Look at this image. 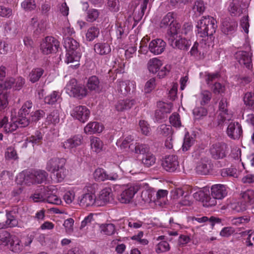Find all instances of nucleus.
<instances>
[{"mask_svg":"<svg viewBox=\"0 0 254 254\" xmlns=\"http://www.w3.org/2000/svg\"><path fill=\"white\" fill-rule=\"evenodd\" d=\"M227 101L225 98H222L219 103L217 115L212 123L209 124L210 127L223 129L224 125L234 119V115L231 111L227 109Z\"/></svg>","mask_w":254,"mask_h":254,"instance_id":"f257e3e1","label":"nucleus"},{"mask_svg":"<svg viewBox=\"0 0 254 254\" xmlns=\"http://www.w3.org/2000/svg\"><path fill=\"white\" fill-rule=\"evenodd\" d=\"M64 46L66 51L65 62L67 64L74 62L75 64L71 65L70 67L72 68L78 67L81 57L79 43L73 38L67 37L64 39Z\"/></svg>","mask_w":254,"mask_h":254,"instance_id":"f03ea898","label":"nucleus"},{"mask_svg":"<svg viewBox=\"0 0 254 254\" xmlns=\"http://www.w3.org/2000/svg\"><path fill=\"white\" fill-rule=\"evenodd\" d=\"M180 31V24H173L167 32L168 41L173 48L187 50L190 46V42L182 37Z\"/></svg>","mask_w":254,"mask_h":254,"instance_id":"7ed1b4c3","label":"nucleus"},{"mask_svg":"<svg viewBox=\"0 0 254 254\" xmlns=\"http://www.w3.org/2000/svg\"><path fill=\"white\" fill-rule=\"evenodd\" d=\"M66 160L64 158H53L49 160L46 169L53 174L54 180L58 183L62 182L66 175L64 167Z\"/></svg>","mask_w":254,"mask_h":254,"instance_id":"20e7f679","label":"nucleus"},{"mask_svg":"<svg viewBox=\"0 0 254 254\" xmlns=\"http://www.w3.org/2000/svg\"><path fill=\"white\" fill-rule=\"evenodd\" d=\"M196 28L198 36L211 39L217 28L216 21L212 17L203 16L198 21Z\"/></svg>","mask_w":254,"mask_h":254,"instance_id":"39448f33","label":"nucleus"},{"mask_svg":"<svg viewBox=\"0 0 254 254\" xmlns=\"http://www.w3.org/2000/svg\"><path fill=\"white\" fill-rule=\"evenodd\" d=\"M48 174L44 170H32L26 173L20 174L17 177V183H24L28 185L41 184L47 178Z\"/></svg>","mask_w":254,"mask_h":254,"instance_id":"423d86ee","label":"nucleus"},{"mask_svg":"<svg viewBox=\"0 0 254 254\" xmlns=\"http://www.w3.org/2000/svg\"><path fill=\"white\" fill-rule=\"evenodd\" d=\"M67 93L70 96L82 98L87 94V90L81 85L77 84L74 79L70 80L66 86Z\"/></svg>","mask_w":254,"mask_h":254,"instance_id":"0eeeda50","label":"nucleus"},{"mask_svg":"<svg viewBox=\"0 0 254 254\" xmlns=\"http://www.w3.org/2000/svg\"><path fill=\"white\" fill-rule=\"evenodd\" d=\"M59 42L54 37L47 36L41 44L40 50L43 54L48 55L57 51Z\"/></svg>","mask_w":254,"mask_h":254,"instance_id":"6e6552de","label":"nucleus"},{"mask_svg":"<svg viewBox=\"0 0 254 254\" xmlns=\"http://www.w3.org/2000/svg\"><path fill=\"white\" fill-rule=\"evenodd\" d=\"M139 189V187L138 185H130L127 186L119 195V201L122 203H129Z\"/></svg>","mask_w":254,"mask_h":254,"instance_id":"1a4fd4ad","label":"nucleus"},{"mask_svg":"<svg viewBox=\"0 0 254 254\" xmlns=\"http://www.w3.org/2000/svg\"><path fill=\"white\" fill-rule=\"evenodd\" d=\"M227 145L223 142L213 144L210 148L209 151L212 157L215 159H220L226 156Z\"/></svg>","mask_w":254,"mask_h":254,"instance_id":"9d476101","label":"nucleus"},{"mask_svg":"<svg viewBox=\"0 0 254 254\" xmlns=\"http://www.w3.org/2000/svg\"><path fill=\"white\" fill-rule=\"evenodd\" d=\"M246 51H239L236 53V59L240 64L245 65L248 68L252 67V53L249 51L251 50V47L248 45L246 48Z\"/></svg>","mask_w":254,"mask_h":254,"instance_id":"9b49d317","label":"nucleus"},{"mask_svg":"<svg viewBox=\"0 0 254 254\" xmlns=\"http://www.w3.org/2000/svg\"><path fill=\"white\" fill-rule=\"evenodd\" d=\"M162 165L166 171L170 172H175L179 167L177 156L174 155L166 156Z\"/></svg>","mask_w":254,"mask_h":254,"instance_id":"f8f14e48","label":"nucleus"},{"mask_svg":"<svg viewBox=\"0 0 254 254\" xmlns=\"http://www.w3.org/2000/svg\"><path fill=\"white\" fill-rule=\"evenodd\" d=\"M226 133L228 136L232 139H239L243 133L242 126L238 122H231L227 127Z\"/></svg>","mask_w":254,"mask_h":254,"instance_id":"ddd939ff","label":"nucleus"},{"mask_svg":"<svg viewBox=\"0 0 254 254\" xmlns=\"http://www.w3.org/2000/svg\"><path fill=\"white\" fill-rule=\"evenodd\" d=\"M243 2L240 0H232L230 1L227 9L232 17H239L246 11L243 8Z\"/></svg>","mask_w":254,"mask_h":254,"instance_id":"4468645a","label":"nucleus"},{"mask_svg":"<svg viewBox=\"0 0 254 254\" xmlns=\"http://www.w3.org/2000/svg\"><path fill=\"white\" fill-rule=\"evenodd\" d=\"M71 115L81 122L85 123L89 117L90 111L86 107L79 106L73 109Z\"/></svg>","mask_w":254,"mask_h":254,"instance_id":"2eb2a0df","label":"nucleus"},{"mask_svg":"<svg viewBox=\"0 0 254 254\" xmlns=\"http://www.w3.org/2000/svg\"><path fill=\"white\" fill-rule=\"evenodd\" d=\"M166 46V43L163 40L156 39L150 42L148 49L151 53L155 55H158L164 51Z\"/></svg>","mask_w":254,"mask_h":254,"instance_id":"dca6fc26","label":"nucleus"},{"mask_svg":"<svg viewBox=\"0 0 254 254\" xmlns=\"http://www.w3.org/2000/svg\"><path fill=\"white\" fill-rule=\"evenodd\" d=\"M78 203L82 207L96 206V197L93 193H85L79 196Z\"/></svg>","mask_w":254,"mask_h":254,"instance_id":"f3484780","label":"nucleus"},{"mask_svg":"<svg viewBox=\"0 0 254 254\" xmlns=\"http://www.w3.org/2000/svg\"><path fill=\"white\" fill-rule=\"evenodd\" d=\"M228 194L227 187L222 184H215L211 187V195L217 199H222Z\"/></svg>","mask_w":254,"mask_h":254,"instance_id":"a211bd4d","label":"nucleus"},{"mask_svg":"<svg viewBox=\"0 0 254 254\" xmlns=\"http://www.w3.org/2000/svg\"><path fill=\"white\" fill-rule=\"evenodd\" d=\"M112 189L107 187L103 189L96 197V206H102L109 202L112 198Z\"/></svg>","mask_w":254,"mask_h":254,"instance_id":"6ab92c4d","label":"nucleus"},{"mask_svg":"<svg viewBox=\"0 0 254 254\" xmlns=\"http://www.w3.org/2000/svg\"><path fill=\"white\" fill-rule=\"evenodd\" d=\"M104 129L102 124L97 122H90L84 128V132L87 134H93L101 132Z\"/></svg>","mask_w":254,"mask_h":254,"instance_id":"aec40b11","label":"nucleus"},{"mask_svg":"<svg viewBox=\"0 0 254 254\" xmlns=\"http://www.w3.org/2000/svg\"><path fill=\"white\" fill-rule=\"evenodd\" d=\"M81 135H75L62 143V146L66 149H70L80 145L82 142Z\"/></svg>","mask_w":254,"mask_h":254,"instance_id":"412c9836","label":"nucleus"},{"mask_svg":"<svg viewBox=\"0 0 254 254\" xmlns=\"http://www.w3.org/2000/svg\"><path fill=\"white\" fill-rule=\"evenodd\" d=\"M237 26L238 24L236 21L227 18L222 23V31L225 34H231L236 31Z\"/></svg>","mask_w":254,"mask_h":254,"instance_id":"4be33fe9","label":"nucleus"},{"mask_svg":"<svg viewBox=\"0 0 254 254\" xmlns=\"http://www.w3.org/2000/svg\"><path fill=\"white\" fill-rule=\"evenodd\" d=\"M95 52L99 55L103 56L109 54L111 51L110 44L107 42H98L94 45Z\"/></svg>","mask_w":254,"mask_h":254,"instance_id":"5701e85b","label":"nucleus"},{"mask_svg":"<svg viewBox=\"0 0 254 254\" xmlns=\"http://www.w3.org/2000/svg\"><path fill=\"white\" fill-rule=\"evenodd\" d=\"M209 169V160L206 157L201 158L200 160L198 162L196 167L197 173L201 175L207 174Z\"/></svg>","mask_w":254,"mask_h":254,"instance_id":"b1692460","label":"nucleus"},{"mask_svg":"<svg viewBox=\"0 0 254 254\" xmlns=\"http://www.w3.org/2000/svg\"><path fill=\"white\" fill-rule=\"evenodd\" d=\"M31 24L35 28L34 32L36 34H39L44 32L46 30L47 21L46 19H41L38 21L37 17H34L31 20Z\"/></svg>","mask_w":254,"mask_h":254,"instance_id":"393cba45","label":"nucleus"},{"mask_svg":"<svg viewBox=\"0 0 254 254\" xmlns=\"http://www.w3.org/2000/svg\"><path fill=\"white\" fill-rule=\"evenodd\" d=\"M52 190H54L53 186L43 187L42 189H41L39 192H35L32 196V198L35 202L44 201L46 200L47 197V192H48Z\"/></svg>","mask_w":254,"mask_h":254,"instance_id":"a878e982","label":"nucleus"},{"mask_svg":"<svg viewBox=\"0 0 254 254\" xmlns=\"http://www.w3.org/2000/svg\"><path fill=\"white\" fill-rule=\"evenodd\" d=\"M18 125L16 121L8 122L7 117H4L0 121V128L3 127L4 131L7 132L15 130Z\"/></svg>","mask_w":254,"mask_h":254,"instance_id":"bb28decb","label":"nucleus"},{"mask_svg":"<svg viewBox=\"0 0 254 254\" xmlns=\"http://www.w3.org/2000/svg\"><path fill=\"white\" fill-rule=\"evenodd\" d=\"M162 65L163 63L161 60L157 58H153L148 61L147 68L150 72L155 74L158 71Z\"/></svg>","mask_w":254,"mask_h":254,"instance_id":"cd10ccee","label":"nucleus"},{"mask_svg":"<svg viewBox=\"0 0 254 254\" xmlns=\"http://www.w3.org/2000/svg\"><path fill=\"white\" fill-rule=\"evenodd\" d=\"M196 103H199L201 106L208 104L212 98V93L208 90H203L201 91L200 94L197 96Z\"/></svg>","mask_w":254,"mask_h":254,"instance_id":"c85d7f7f","label":"nucleus"},{"mask_svg":"<svg viewBox=\"0 0 254 254\" xmlns=\"http://www.w3.org/2000/svg\"><path fill=\"white\" fill-rule=\"evenodd\" d=\"M134 100H120L116 105V109L118 111H123L130 109L134 104Z\"/></svg>","mask_w":254,"mask_h":254,"instance_id":"c756f323","label":"nucleus"},{"mask_svg":"<svg viewBox=\"0 0 254 254\" xmlns=\"http://www.w3.org/2000/svg\"><path fill=\"white\" fill-rule=\"evenodd\" d=\"M90 143L91 149L97 153L100 152L102 150L104 145L102 141L95 136L90 137Z\"/></svg>","mask_w":254,"mask_h":254,"instance_id":"7c9ffc66","label":"nucleus"},{"mask_svg":"<svg viewBox=\"0 0 254 254\" xmlns=\"http://www.w3.org/2000/svg\"><path fill=\"white\" fill-rule=\"evenodd\" d=\"M239 168V170L238 171L234 167L223 169L221 170V175L223 177H232L234 178H238L240 173L244 170L241 167Z\"/></svg>","mask_w":254,"mask_h":254,"instance_id":"2f4dec72","label":"nucleus"},{"mask_svg":"<svg viewBox=\"0 0 254 254\" xmlns=\"http://www.w3.org/2000/svg\"><path fill=\"white\" fill-rule=\"evenodd\" d=\"M130 86L132 89L135 88V82L134 81H125L119 82V90L124 95H126L130 91Z\"/></svg>","mask_w":254,"mask_h":254,"instance_id":"473e14b6","label":"nucleus"},{"mask_svg":"<svg viewBox=\"0 0 254 254\" xmlns=\"http://www.w3.org/2000/svg\"><path fill=\"white\" fill-rule=\"evenodd\" d=\"M43 139V135L41 132L39 131H36L34 134L31 135L29 138H27L25 140L23 145L26 147L27 143L31 142L33 144V145L39 144Z\"/></svg>","mask_w":254,"mask_h":254,"instance_id":"72a5a7b5","label":"nucleus"},{"mask_svg":"<svg viewBox=\"0 0 254 254\" xmlns=\"http://www.w3.org/2000/svg\"><path fill=\"white\" fill-rule=\"evenodd\" d=\"M133 146L134 149H132L130 146H129V147L130 148L131 150L135 154H144L149 151L148 145L145 144L136 142Z\"/></svg>","mask_w":254,"mask_h":254,"instance_id":"f704fd0d","label":"nucleus"},{"mask_svg":"<svg viewBox=\"0 0 254 254\" xmlns=\"http://www.w3.org/2000/svg\"><path fill=\"white\" fill-rule=\"evenodd\" d=\"M141 162L145 167H149L155 164L156 158L152 153L148 152L143 155Z\"/></svg>","mask_w":254,"mask_h":254,"instance_id":"c9c22d12","label":"nucleus"},{"mask_svg":"<svg viewBox=\"0 0 254 254\" xmlns=\"http://www.w3.org/2000/svg\"><path fill=\"white\" fill-rule=\"evenodd\" d=\"M44 70L42 68H36L33 69L29 74V80L34 83L39 80L43 74Z\"/></svg>","mask_w":254,"mask_h":254,"instance_id":"e433bc0d","label":"nucleus"},{"mask_svg":"<svg viewBox=\"0 0 254 254\" xmlns=\"http://www.w3.org/2000/svg\"><path fill=\"white\" fill-rule=\"evenodd\" d=\"M55 190V187L54 186V190L51 191L47 192V197L46 200L49 203L60 205L62 203L61 199L57 195L53 193V190Z\"/></svg>","mask_w":254,"mask_h":254,"instance_id":"4c0bfd02","label":"nucleus"},{"mask_svg":"<svg viewBox=\"0 0 254 254\" xmlns=\"http://www.w3.org/2000/svg\"><path fill=\"white\" fill-rule=\"evenodd\" d=\"M61 100L60 93L55 91L45 98V103L52 105L55 104L56 102H60Z\"/></svg>","mask_w":254,"mask_h":254,"instance_id":"58836bf2","label":"nucleus"},{"mask_svg":"<svg viewBox=\"0 0 254 254\" xmlns=\"http://www.w3.org/2000/svg\"><path fill=\"white\" fill-rule=\"evenodd\" d=\"M174 13L173 12H168L162 19L160 23V26L161 27H165L170 24V27H171L174 24H179L176 22H174Z\"/></svg>","mask_w":254,"mask_h":254,"instance_id":"ea45409f","label":"nucleus"},{"mask_svg":"<svg viewBox=\"0 0 254 254\" xmlns=\"http://www.w3.org/2000/svg\"><path fill=\"white\" fill-rule=\"evenodd\" d=\"M12 240L10 234L6 231L0 232V246H8Z\"/></svg>","mask_w":254,"mask_h":254,"instance_id":"a19ab883","label":"nucleus"},{"mask_svg":"<svg viewBox=\"0 0 254 254\" xmlns=\"http://www.w3.org/2000/svg\"><path fill=\"white\" fill-rule=\"evenodd\" d=\"M205 9L206 6L204 3L201 0L195 1L192 6V10L193 12L198 15L202 14Z\"/></svg>","mask_w":254,"mask_h":254,"instance_id":"79ce46f5","label":"nucleus"},{"mask_svg":"<svg viewBox=\"0 0 254 254\" xmlns=\"http://www.w3.org/2000/svg\"><path fill=\"white\" fill-rule=\"evenodd\" d=\"M251 220L249 215H244L241 217L233 218L231 223L233 225L239 226L248 223Z\"/></svg>","mask_w":254,"mask_h":254,"instance_id":"37998d69","label":"nucleus"},{"mask_svg":"<svg viewBox=\"0 0 254 254\" xmlns=\"http://www.w3.org/2000/svg\"><path fill=\"white\" fill-rule=\"evenodd\" d=\"M101 233L107 235H111L115 233V227L113 224H103L100 226Z\"/></svg>","mask_w":254,"mask_h":254,"instance_id":"c03bdc74","label":"nucleus"},{"mask_svg":"<svg viewBox=\"0 0 254 254\" xmlns=\"http://www.w3.org/2000/svg\"><path fill=\"white\" fill-rule=\"evenodd\" d=\"M99 29L95 26L90 27L86 34V39L89 41H93L97 38L99 34Z\"/></svg>","mask_w":254,"mask_h":254,"instance_id":"a18cd8bd","label":"nucleus"},{"mask_svg":"<svg viewBox=\"0 0 254 254\" xmlns=\"http://www.w3.org/2000/svg\"><path fill=\"white\" fill-rule=\"evenodd\" d=\"M99 83L98 77L92 76L88 79L87 86L90 90H98L99 89Z\"/></svg>","mask_w":254,"mask_h":254,"instance_id":"49530a36","label":"nucleus"},{"mask_svg":"<svg viewBox=\"0 0 254 254\" xmlns=\"http://www.w3.org/2000/svg\"><path fill=\"white\" fill-rule=\"evenodd\" d=\"M93 177L97 181H104L107 180V173L103 169L97 168L93 173Z\"/></svg>","mask_w":254,"mask_h":254,"instance_id":"de8ad7c7","label":"nucleus"},{"mask_svg":"<svg viewBox=\"0 0 254 254\" xmlns=\"http://www.w3.org/2000/svg\"><path fill=\"white\" fill-rule=\"evenodd\" d=\"M242 197L245 202L253 204L254 203V191L252 190H247L242 192L241 193Z\"/></svg>","mask_w":254,"mask_h":254,"instance_id":"09e8293b","label":"nucleus"},{"mask_svg":"<svg viewBox=\"0 0 254 254\" xmlns=\"http://www.w3.org/2000/svg\"><path fill=\"white\" fill-rule=\"evenodd\" d=\"M99 14L100 12L98 9H90L87 11L86 19L88 22H94L97 19Z\"/></svg>","mask_w":254,"mask_h":254,"instance_id":"8fccbe9b","label":"nucleus"},{"mask_svg":"<svg viewBox=\"0 0 254 254\" xmlns=\"http://www.w3.org/2000/svg\"><path fill=\"white\" fill-rule=\"evenodd\" d=\"M192 113L195 119L199 120L207 115V110L203 107H196L193 110Z\"/></svg>","mask_w":254,"mask_h":254,"instance_id":"3c124183","label":"nucleus"},{"mask_svg":"<svg viewBox=\"0 0 254 254\" xmlns=\"http://www.w3.org/2000/svg\"><path fill=\"white\" fill-rule=\"evenodd\" d=\"M230 207L235 212H243L247 209V203L242 201L234 202L230 204Z\"/></svg>","mask_w":254,"mask_h":254,"instance_id":"603ef678","label":"nucleus"},{"mask_svg":"<svg viewBox=\"0 0 254 254\" xmlns=\"http://www.w3.org/2000/svg\"><path fill=\"white\" fill-rule=\"evenodd\" d=\"M244 101L246 106L254 111V95L251 92H248L245 94Z\"/></svg>","mask_w":254,"mask_h":254,"instance_id":"864d4df0","label":"nucleus"},{"mask_svg":"<svg viewBox=\"0 0 254 254\" xmlns=\"http://www.w3.org/2000/svg\"><path fill=\"white\" fill-rule=\"evenodd\" d=\"M11 250L15 253H19L22 251L23 247L21 241L17 238L13 239L10 243Z\"/></svg>","mask_w":254,"mask_h":254,"instance_id":"5fc2aeb1","label":"nucleus"},{"mask_svg":"<svg viewBox=\"0 0 254 254\" xmlns=\"http://www.w3.org/2000/svg\"><path fill=\"white\" fill-rule=\"evenodd\" d=\"M157 107L159 110L167 115V114L171 112L173 105L171 103H166L163 102H159L157 103Z\"/></svg>","mask_w":254,"mask_h":254,"instance_id":"6e6d98bb","label":"nucleus"},{"mask_svg":"<svg viewBox=\"0 0 254 254\" xmlns=\"http://www.w3.org/2000/svg\"><path fill=\"white\" fill-rule=\"evenodd\" d=\"M47 121L50 124H57L60 121L59 113L58 110H53L47 117Z\"/></svg>","mask_w":254,"mask_h":254,"instance_id":"4d7b16f0","label":"nucleus"},{"mask_svg":"<svg viewBox=\"0 0 254 254\" xmlns=\"http://www.w3.org/2000/svg\"><path fill=\"white\" fill-rule=\"evenodd\" d=\"M217 199L215 197L206 193L205 198L203 200V205L207 207L214 206L217 204Z\"/></svg>","mask_w":254,"mask_h":254,"instance_id":"13d9d810","label":"nucleus"},{"mask_svg":"<svg viewBox=\"0 0 254 254\" xmlns=\"http://www.w3.org/2000/svg\"><path fill=\"white\" fill-rule=\"evenodd\" d=\"M195 220L198 223H204L207 221H209L211 223V225L213 226L215 223H219L221 222V219L213 216L208 218L206 216H203L201 217H196L194 218Z\"/></svg>","mask_w":254,"mask_h":254,"instance_id":"bf43d9fd","label":"nucleus"},{"mask_svg":"<svg viewBox=\"0 0 254 254\" xmlns=\"http://www.w3.org/2000/svg\"><path fill=\"white\" fill-rule=\"evenodd\" d=\"M17 224V220L13 217L10 216L7 218V220L5 222L0 223V229H4L7 227H13Z\"/></svg>","mask_w":254,"mask_h":254,"instance_id":"052dcab7","label":"nucleus"},{"mask_svg":"<svg viewBox=\"0 0 254 254\" xmlns=\"http://www.w3.org/2000/svg\"><path fill=\"white\" fill-rule=\"evenodd\" d=\"M157 131L159 134L166 136L171 133L172 127L169 125L162 124L158 127Z\"/></svg>","mask_w":254,"mask_h":254,"instance_id":"680f3d73","label":"nucleus"},{"mask_svg":"<svg viewBox=\"0 0 254 254\" xmlns=\"http://www.w3.org/2000/svg\"><path fill=\"white\" fill-rule=\"evenodd\" d=\"M133 140V137L131 135H128L125 139H120L117 141V145L121 148L125 149L128 147V144Z\"/></svg>","mask_w":254,"mask_h":254,"instance_id":"e2e57ef3","label":"nucleus"},{"mask_svg":"<svg viewBox=\"0 0 254 254\" xmlns=\"http://www.w3.org/2000/svg\"><path fill=\"white\" fill-rule=\"evenodd\" d=\"M170 124L175 127H180L181 126L180 117L178 113H173L169 118Z\"/></svg>","mask_w":254,"mask_h":254,"instance_id":"0e129e2a","label":"nucleus"},{"mask_svg":"<svg viewBox=\"0 0 254 254\" xmlns=\"http://www.w3.org/2000/svg\"><path fill=\"white\" fill-rule=\"evenodd\" d=\"M139 126L142 134L148 135L150 131V127L148 123L144 120H141L139 122Z\"/></svg>","mask_w":254,"mask_h":254,"instance_id":"69168bd1","label":"nucleus"},{"mask_svg":"<svg viewBox=\"0 0 254 254\" xmlns=\"http://www.w3.org/2000/svg\"><path fill=\"white\" fill-rule=\"evenodd\" d=\"M21 7L25 10L31 11L36 8L34 0H25L21 3Z\"/></svg>","mask_w":254,"mask_h":254,"instance_id":"338daca9","label":"nucleus"},{"mask_svg":"<svg viewBox=\"0 0 254 254\" xmlns=\"http://www.w3.org/2000/svg\"><path fill=\"white\" fill-rule=\"evenodd\" d=\"M171 193L172 199L175 201H178L184 196V191L181 188H177L172 190Z\"/></svg>","mask_w":254,"mask_h":254,"instance_id":"774afa93","label":"nucleus"}]
</instances>
